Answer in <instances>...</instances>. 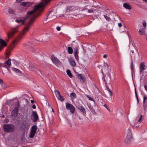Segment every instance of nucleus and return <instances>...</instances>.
Returning <instances> with one entry per match:
<instances>
[{"label": "nucleus", "instance_id": "obj_43", "mask_svg": "<svg viewBox=\"0 0 147 147\" xmlns=\"http://www.w3.org/2000/svg\"><path fill=\"white\" fill-rule=\"evenodd\" d=\"M109 95L110 96H112V93L111 90H109Z\"/></svg>", "mask_w": 147, "mask_h": 147}, {"label": "nucleus", "instance_id": "obj_64", "mask_svg": "<svg viewBox=\"0 0 147 147\" xmlns=\"http://www.w3.org/2000/svg\"><path fill=\"white\" fill-rule=\"evenodd\" d=\"M1 63H0V66H1Z\"/></svg>", "mask_w": 147, "mask_h": 147}, {"label": "nucleus", "instance_id": "obj_18", "mask_svg": "<svg viewBox=\"0 0 147 147\" xmlns=\"http://www.w3.org/2000/svg\"><path fill=\"white\" fill-rule=\"evenodd\" d=\"M78 109L83 115H85L86 114V110L83 107L81 106H79L78 107Z\"/></svg>", "mask_w": 147, "mask_h": 147}, {"label": "nucleus", "instance_id": "obj_19", "mask_svg": "<svg viewBox=\"0 0 147 147\" xmlns=\"http://www.w3.org/2000/svg\"><path fill=\"white\" fill-rule=\"evenodd\" d=\"M74 7L73 5H69L67 8L66 11L67 12H71L73 11Z\"/></svg>", "mask_w": 147, "mask_h": 147}, {"label": "nucleus", "instance_id": "obj_21", "mask_svg": "<svg viewBox=\"0 0 147 147\" xmlns=\"http://www.w3.org/2000/svg\"><path fill=\"white\" fill-rule=\"evenodd\" d=\"M147 102V97L144 96V101H143V105L144 106V110H146V102Z\"/></svg>", "mask_w": 147, "mask_h": 147}, {"label": "nucleus", "instance_id": "obj_5", "mask_svg": "<svg viewBox=\"0 0 147 147\" xmlns=\"http://www.w3.org/2000/svg\"><path fill=\"white\" fill-rule=\"evenodd\" d=\"M128 131L127 136L124 141L127 144L130 142L132 139V134L131 133V128H129L128 129Z\"/></svg>", "mask_w": 147, "mask_h": 147}, {"label": "nucleus", "instance_id": "obj_39", "mask_svg": "<svg viewBox=\"0 0 147 147\" xmlns=\"http://www.w3.org/2000/svg\"><path fill=\"white\" fill-rule=\"evenodd\" d=\"M143 25L144 27V28L146 27V23L145 21H144L143 22Z\"/></svg>", "mask_w": 147, "mask_h": 147}, {"label": "nucleus", "instance_id": "obj_55", "mask_svg": "<svg viewBox=\"0 0 147 147\" xmlns=\"http://www.w3.org/2000/svg\"><path fill=\"white\" fill-rule=\"evenodd\" d=\"M31 102L32 103H33L34 102V101L32 100H31Z\"/></svg>", "mask_w": 147, "mask_h": 147}, {"label": "nucleus", "instance_id": "obj_20", "mask_svg": "<svg viewBox=\"0 0 147 147\" xmlns=\"http://www.w3.org/2000/svg\"><path fill=\"white\" fill-rule=\"evenodd\" d=\"M123 6L124 7L128 9H131V7L129 4L127 3H124L123 4Z\"/></svg>", "mask_w": 147, "mask_h": 147}, {"label": "nucleus", "instance_id": "obj_4", "mask_svg": "<svg viewBox=\"0 0 147 147\" xmlns=\"http://www.w3.org/2000/svg\"><path fill=\"white\" fill-rule=\"evenodd\" d=\"M142 116L141 115L139 118L133 120L131 122V124L134 127H138L139 126V124L143 120L142 119Z\"/></svg>", "mask_w": 147, "mask_h": 147}, {"label": "nucleus", "instance_id": "obj_50", "mask_svg": "<svg viewBox=\"0 0 147 147\" xmlns=\"http://www.w3.org/2000/svg\"><path fill=\"white\" fill-rule=\"evenodd\" d=\"M106 88L107 89V90L108 91H109V90H110V89L108 88V86H106Z\"/></svg>", "mask_w": 147, "mask_h": 147}, {"label": "nucleus", "instance_id": "obj_25", "mask_svg": "<svg viewBox=\"0 0 147 147\" xmlns=\"http://www.w3.org/2000/svg\"><path fill=\"white\" fill-rule=\"evenodd\" d=\"M37 129V127L36 126L34 125L31 127V131L36 133Z\"/></svg>", "mask_w": 147, "mask_h": 147}, {"label": "nucleus", "instance_id": "obj_41", "mask_svg": "<svg viewBox=\"0 0 147 147\" xmlns=\"http://www.w3.org/2000/svg\"><path fill=\"white\" fill-rule=\"evenodd\" d=\"M56 28H57V30L58 31H59L61 30V28L60 27H59V26L57 27Z\"/></svg>", "mask_w": 147, "mask_h": 147}, {"label": "nucleus", "instance_id": "obj_46", "mask_svg": "<svg viewBox=\"0 0 147 147\" xmlns=\"http://www.w3.org/2000/svg\"><path fill=\"white\" fill-rule=\"evenodd\" d=\"M107 57V55L106 54H105L103 56V57L104 58H105Z\"/></svg>", "mask_w": 147, "mask_h": 147}, {"label": "nucleus", "instance_id": "obj_34", "mask_svg": "<svg viewBox=\"0 0 147 147\" xmlns=\"http://www.w3.org/2000/svg\"><path fill=\"white\" fill-rule=\"evenodd\" d=\"M8 12L9 13L11 14L13 13L14 11L13 9L11 8H9L8 9Z\"/></svg>", "mask_w": 147, "mask_h": 147}, {"label": "nucleus", "instance_id": "obj_48", "mask_svg": "<svg viewBox=\"0 0 147 147\" xmlns=\"http://www.w3.org/2000/svg\"><path fill=\"white\" fill-rule=\"evenodd\" d=\"M144 88L145 90L147 91V85H145L144 86Z\"/></svg>", "mask_w": 147, "mask_h": 147}, {"label": "nucleus", "instance_id": "obj_31", "mask_svg": "<svg viewBox=\"0 0 147 147\" xmlns=\"http://www.w3.org/2000/svg\"><path fill=\"white\" fill-rule=\"evenodd\" d=\"M12 70L16 73H21V71L19 70L18 69L15 68H12Z\"/></svg>", "mask_w": 147, "mask_h": 147}, {"label": "nucleus", "instance_id": "obj_60", "mask_svg": "<svg viewBox=\"0 0 147 147\" xmlns=\"http://www.w3.org/2000/svg\"><path fill=\"white\" fill-rule=\"evenodd\" d=\"M69 125L70 126H71V123H69Z\"/></svg>", "mask_w": 147, "mask_h": 147}, {"label": "nucleus", "instance_id": "obj_56", "mask_svg": "<svg viewBox=\"0 0 147 147\" xmlns=\"http://www.w3.org/2000/svg\"><path fill=\"white\" fill-rule=\"evenodd\" d=\"M74 66L76 65V63H75V62L74 61Z\"/></svg>", "mask_w": 147, "mask_h": 147}, {"label": "nucleus", "instance_id": "obj_57", "mask_svg": "<svg viewBox=\"0 0 147 147\" xmlns=\"http://www.w3.org/2000/svg\"><path fill=\"white\" fill-rule=\"evenodd\" d=\"M109 77L111 79V76H110V75H109Z\"/></svg>", "mask_w": 147, "mask_h": 147}, {"label": "nucleus", "instance_id": "obj_53", "mask_svg": "<svg viewBox=\"0 0 147 147\" xmlns=\"http://www.w3.org/2000/svg\"><path fill=\"white\" fill-rule=\"evenodd\" d=\"M2 83V80L1 79H0V84H1Z\"/></svg>", "mask_w": 147, "mask_h": 147}, {"label": "nucleus", "instance_id": "obj_30", "mask_svg": "<svg viewBox=\"0 0 147 147\" xmlns=\"http://www.w3.org/2000/svg\"><path fill=\"white\" fill-rule=\"evenodd\" d=\"M68 52L69 54H72L73 53V49L72 48L70 47H68L67 48Z\"/></svg>", "mask_w": 147, "mask_h": 147}, {"label": "nucleus", "instance_id": "obj_17", "mask_svg": "<svg viewBox=\"0 0 147 147\" xmlns=\"http://www.w3.org/2000/svg\"><path fill=\"white\" fill-rule=\"evenodd\" d=\"M77 77L81 82H84L85 80L84 77L83 75L81 74H78Z\"/></svg>", "mask_w": 147, "mask_h": 147}, {"label": "nucleus", "instance_id": "obj_10", "mask_svg": "<svg viewBox=\"0 0 147 147\" xmlns=\"http://www.w3.org/2000/svg\"><path fill=\"white\" fill-rule=\"evenodd\" d=\"M66 109L67 110H70L71 113H74V106L73 105L68 103H65Z\"/></svg>", "mask_w": 147, "mask_h": 147}, {"label": "nucleus", "instance_id": "obj_6", "mask_svg": "<svg viewBox=\"0 0 147 147\" xmlns=\"http://www.w3.org/2000/svg\"><path fill=\"white\" fill-rule=\"evenodd\" d=\"M26 46L27 49L29 51L34 52V49L33 47V45L32 43L29 42L28 43L24 45Z\"/></svg>", "mask_w": 147, "mask_h": 147}, {"label": "nucleus", "instance_id": "obj_27", "mask_svg": "<svg viewBox=\"0 0 147 147\" xmlns=\"http://www.w3.org/2000/svg\"><path fill=\"white\" fill-rule=\"evenodd\" d=\"M5 64L6 65H7L9 67H10L11 65V59H9L8 61H5Z\"/></svg>", "mask_w": 147, "mask_h": 147}, {"label": "nucleus", "instance_id": "obj_14", "mask_svg": "<svg viewBox=\"0 0 147 147\" xmlns=\"http://www.w3.org/2000/svg\"><path fill=\"white\" fill-rule=\"evenodd\" d=\"M30 127V125L28 123H23L22 126V128L23 130H25L28 129Z\"/></svg>", "mask_w": 147, "mask_h": 147}, {"label": "nucleus", "instance_id": "obj_40", "mask_svg": "<svg viewBox=\"0 0 147 147\" xmlns=\"http://www.w3.org/2000/svg\"><path fill=\"white\" fill-rule=\"evenodd\" d=\"M70 97L72 98L74 97V92H72L70 94Z\"/></svg>", "mask_w": 147, "mask_h": 147}, {"label": "nucleus", "instance_id": "obj_24", "mask_svg": "<svg viewBox=\"0 0 147 147\" xmlns=\"http://www.w3.org/2000/svg\"><path fill=\"white\" fill-rule=\"evenodd\" d=\"M131 51L132 53H134V51L133 50H131ZM134 54H133L132 55H131L132 56L131 57V67L132 70L133 69V59L134 60L135 59V56H134Z\"/></svg>", "mask_w": 147, "mask_h": 147}, {"label": "nucleus", "instance_id": "obj_15", "mask_svg": "<svg viewBox=\"0 0 147 147\" xmlns=\"http://www.w3.org/2000/svg\"><path fill=\"white\" fill-rule=\"evenodd\" d=\"M51 0H43L38 4L36 5H46Z\"/></svg>", "mask_w": 147, "mask_h": 147}, {"label": "nucleus", "instance_id": "obj_42", "mask_svg": "<svg viewBox=\"0 0 147 147\" xmlns=\"http://www.w3.org/2000/svg\"><path fill=\"white\" fill-rule=\"evenodd\" d=\"M25 115L26 116H28V111H25Z\"/></svg>", "mask_w": 147, "mask_h": 147}, {"label": "nucleus", "instance_id": "obj_26", "mask_svg": "<svg viewBox=\"0 0 147 147\" xmlns=\"http://www.w3.org/2000/svg\"><path fill=\"white\" fill-rule=\"evenodd\" d=\"M0 43L3 47L7 45V44L5 41L1 38H0Z\"/></svg>", "mask_w": 147, "mask_h": 147}, {"label": "nucleus", "instance_id": "obj_13", "mask_svg": "<svg viewBox=\"0 0 147 147\" xmlns=\"http://www.w3.org/2000/svg\"><path fill=\"white\" fill-rule=\"evenodd\" d=\"M32 115L33 117V120L34 121H36L38 118V116L36 113L35 111H33L32 113Z\"/></svg>", "mask_w": 147, "mask_h": 147}, {"label": "nucleus", "instance_id": "obj_44", "mask_svg": "<svg viewBox=\"0 0 147 147\" xmlns=\"http://www.w3.org/2000/svg\"><path fill=\"white\" fill-rule=\"evenodd\" d=\"M47 84H48V86H49V87H51L52 86L51 84V83L49 82V84H48V83L47 82Z\"/></svg>", "mask_w": 147, "mask_h": 147}, {"label": "nucleus", "instance_id": "obj_36", "mask_svg": "<svg viewBox=\"0 0 147 147\" xmlns=\"http://www.w3.org/2000/svg\"><path fill=\"white\" fill-rule=\"evenodd\" d=\"M96 9V8H95V9H92L91 8L90 9H88V11L89 13H92L94 11H95Z\"/></svg>", "mask_w": 147, "mask_h": 147}, {"label": "nucleus", "instance_id": "obj_7", "mask_svg": "<svg viewBox=\"0 0 147 147\" xmlns=\"http://www.w3.org/2000/svg\"><path fill=\"white\" fill-rule=\"evenodd\" d=\"M51 59L52 62L57 66H59L60 65V62L56 57H55L53 56H52L51 57Z\"/></svg>", "mask_w": 147, "mask_h": 147}, {"label": "nucleus", "instance_id": "obj_23", "mask_svg": "<svg viewBox=\"0 0 147 147\" xmlns=\"http://www.w3.org/2000/svg\"><path fill=\"white\" fill-rule=\"evenodd\" d=\"M139 34L142 35L145 34V29L144 28H142L140 29L139 31Z\"/></svg>", "mask_w": 147, "mask_h": 147}, {"label": "nucleus", "instance_id": "obj_12", "mask_svg": "<svg viewBox=\"0 0 147 147\" xmlns=\"http://www.w3.org/2000/svg\"><path fill=\"white\" fill-rule=\"evenodd\" d=\"M30 71H37L38 69L32 64H30L28 67Z\"/></svg>", "mask_w": 147, "mask_h": 147}, {"label": "nucleus", "instance_id": "obj_37", "mask_svg": "<svg viewBox=\"0 0 147 147\" xmlns=\"http://www.w3.org/2000/svg\"><path fill=\"white\" fill-rule=\"evenodd\" d=\"M86 96L89 99V100H91V101H94V100H93V99L92 98H91V97H90L89 95H87Z\"/></svg>", "mask_w": 147, "mask_h": 147}, {"label": "nucleus", "instance_id": "obj_59", "mask_svg": "<svg viewBox=\"0 0 147 147\" xmlns=\"http://www.w3.org/2000/svg\"><path fill=\"white\" fill-rule=\"evenodd\" d=\"M144 1H145L146 2H147V0H144Z\"/></svg>", "mask_w": 147, "mask_h": 147}, {"label": "nucleus", "instance_id": "obj_61", "mask_svg": "<svg viewBox=\"0 0 147 147\" xmlns=\"http://www.w3.org/2000/svg\"><path fill=\"white\" fill-rule=\"evenodd\" d=\"M109 111H110V110L109 109V108H108V109H107Z\"/></svg>", "mask_w": 147, "mask_h": 147}, {"label": "nucleus", "instance_id": "obj_62", "mask_svg": "<svg viewBox=\"0 0 147 147\" xmlns=\"http://www.w3.org/2000/svg\"><path fill=\"white\" fill-rule=\"evenodd\" d=\"M109 111H110V110L109 109V108H108V109H107Z\"/></svg>", "mask_w": 147, "mask_h": 147}, {"label": "nucleus", "instance_id": "obj_47", "mask_svg": "<svg viewBox=\"0 0 147 147\" xmlns=\"http://www.w3.org/2000/svg\"><path fill=\"white\" fill-rule=\"evenodd\" d=\"M32 108L33 109H35L36 108V106L35 105H33L32 106Z\"/></svg>", "mask_w": 147, "mask_h": 147}, {"label": "nucleus", "instance_id": "obj_22", "mask_svg": "<svg viewBox=\"0 0 147 147\" xmlns=\"http://www.w3.org/2000/svg\"><path fill=\"white\" fill-rule=\"evenodd\" d=\"M68 59L71 65L72 66H74V59L73 57H71V56L69 57H68Z\"/></svg>", "mask_w": 147, "mask_h": 147}, {"label": "nucleus", "instance_id": "obj_49", "mask_svg": "<svg viewBox=\"0 0 147 147\" xmlns=\"http://www.w3.org/2000/svg\"><path fill=\"white\" fill-rule=\"evenodd\" d=\"M104 106L106 107L107 109H108V106L106 105V104H105L104 105Z\"/></svg>", "mask_w": 147, "mask_h": 147}, {"label": "nucleus", "instance_id": "obj_52", "mask_svg": "<svg viewBox=\"0 0 147 147\" xmlns=\"http://www.w3.org/2000/svg\"><path fill=\"white\" fill-rule=\"evenodd\" d=\"M105 65H106V66H107V67H109V65H108V64H107V63H106L105 64Z\"/></svg>", "mask_w": 147, "mask_h": 147}, {"label": "nucleus", "instance_id": "obj_1", "mask_svg": "<svg viewBox=\"0 0 147 147\" xmlns=\"http://www.w3.org/2000/svg\"><path fill=\"white\" fill-rule=\"evenodd\" d=\"M56 11L53 10L50 11L47 18L43 20V23H47L48 22L56 19L57 17L56 15Z\"/></svg>", "mask_w": 147, "mask_h": 147}, {"label": "nucleus", "instance_id": "obj_28", "mask_svg": "<svg viewBox=\"0 0 147 147\" xmlns=\"http://www.w3.org/2000/svg\"><path fill=\"white\" fill-rule=\"evenodd\" d=\"M58 100L61 101H63L64 100V98L63 96H62L60 94L57 97Z\"/></svg>", "mask_w": 147, "mask_h": 147}, {"label": "nucleus", "instance_id": "obj_32", "mask_svg": "<svg viewBox=\"0 0 147 147\" xmlns=\"http://www.w3.org/2000/svg\"><path fill=\"white\" fill-rule=\"evenodd\" d=\"M36 133L31 131L30 134L29 136L30 138H33Z\"/></svg>", "mask_w": 147, "mask_h": 147}, {"label": "nucleus", "instance_id": "obj_54", "mask_svg": "<svg viewBox=\"0 0 147 147\" xmlns=\"http://www.w3.org/2000/svg\"><path fill=\"white\" fill-rule=\"evenodd\" d=\"M76 95L75 93H74V98L76 97Z\"/></svg>", "mask_w": 147, "mask_h": 147}, {"label": "nucleus", "instance_id": "obj_58", "mask_svg": "<svg viewBox=\"0 0 147 147\" xmlns=\"http://www.w3.org/2000/svg\"><path fill=\"white\" fill-rule=\"evenodd\" d=\"M95 8H96L95 7V8H91L92 9H95Z\"/></svg>", "mask_w": 147, "mask_h": 147}, {"label": "nucleus", "instance_id": "obj_63", "mask_svg": "<svg viewBox=\"0 0 147 147\" xmlns=\"http://www.w3.org/2000/svg\"><path fill=\"white\" fill-rule=\"evenodd\" d=\"M93 47H94V48H95L94 46H93Z\"/></svg>", "mask_w": 147, "mask_h": 147}, {"label": "nucleus", "instance_id": "obj_11", "mask_svg": "<svg viewBox=\"0 0 147 147\" xmlns=\"http://www.w3.org/2000/svg\"><path fill=\"white\" fill-rule=\"evenodd\" d=\"M20 5H22L26 7H28L32 5V3L29 2H22L21 3Z\"/></svg>", "mask_w": 147, "mask_h": 147}, {"label": "nucleus", "instance_id": "obj_29", "mask_svg": "<svg viewBox=\"0 0 147 147\" xmlns=\"http://www.w3.org/2000/svg\"><path fill=\"white\" fill-rule=\"evenodd\" d=\"M66 73L68 76L70 78L73 77V75L71 73L69 69H67L66 71Z\"/></svg>", "mask_w": 147, "mask_h": 147}, {"label": "nucleus", "instance_id": "obj_8", "mask_svg": "<svg viewBox=\"0 0 147 147\" xmlns=\"http://www.w3.org/2000/svg\"><path fill=\"white\" fill-rule=\"evenodd\" d=\"M79 48L78 45L76 46V48H74V55L76 60L78 61L79 60L78 56V49Z\"/></svg>", "mask_w": 147, "mask_h": 147}, {"label": "nucleus", "instance_id": "obj_38", "mask_svg": "<svg viewBox=\"0 0 147 147\" xmlns=\"http://www.w3.org/2000/svg\"><path fill=\"white\" fill-rule=\"evenodd\" d=\"M135 92L136 97V98L137 99V100L138 102L139 100H138V95L137 94V92H136V89H135Z\"/></svg>", "mask_w": 147, "mask_h": 147}, {"label": "nucleus", "instance_id": "obj_9", "mask_svg": "<svg viewBox=\"0 0 147 147\" xmlns=\"http://www.w3.org/2000/svg\"><path fill=\"white\" fill-rule=\"evenodd\" d=\"M18 107L15 108L11 112V115L12 117H16L17 116L18 112Z\"/></svg>", "mask_w": 147, "mask_h": 147}, {"label": "nucleus", "instance_id": "obj_33", "mask_svg": "<svg viewBox=\"0 0 147 147\" xmlns=\"http://www.w3.org/2000/svg\"><path fill=\"white\" fill-rule=\"evenodd\" d=\"M54 92L57 97L60 94L59 92L57 90H54Z\"/></svg>", "mask_w": 147, "mask_h": 147}, {"label": "nucleus", "instance_id": "obj_16", "mask_svg": "<svg viewBox=\"0 0 147 147\" xmlns=\"http://www.w3.org/2000/svg\"><path fill=\"white\" fill-rule=\"evenodd\" d=\"M140 68L141 73H142L143 70L145 69V63L144 62H142L140 63Z\"/></svg>", "mask_w": 147, "mask_h": 147}, {"label": "nucleus", "instance_id": "obj_51", "mask_svg": "<svg viewBox=\"0 0 147 147\" xmlns=\"http://www.w3.org/2000/svg\"><path fill=\"white\" fill-rule=\"evenodd\" d=\"M102 79H103V80H104V82H105V83H106V82L105 81V77H104H104H103V78H102Z\"/></svg>", "mask_w": 147, "mask_h": 147}, {"label": "nucleus", "instance_id": "obj_2", "mask_svg": "<svg viewBox=\"0 0 147 147\" xmlns=\"http://www.w3.org/2000/svg\"><path fill=\"white\" fill-rule=\"evenodd\" d=\"M19 26H17L16 27L12 28L11 31L7 34L8 39L7 40L8 41L10 38L13 37L15 34L18 32V27Z\"/></svg>", "mask_w": 147, "mask_h": 147}, {"label": "nucleus", "instance_id": "obj_3", "mask_svg": "<svg viewBox=\"0 0 147 147\" xmlns=\"http://www.w3.org/2000/svg\"><path fill=\"white\" fill-rule=\"evenodd\" d=\"M4 130L6 132H13L14 131V125L11 124H5L3 125Z\"/></svg>", "mask_w": 147, "mask_h": 147}, {"label": "nucleus", "instance_id": "obj_45", "mask_svg": "<svg viewBox=\"0 0 147 147\" xmlns=\"http://www.w3.org/2000/svg\"><path fill=\"white\" fill-rule=\"evenodd\" d=\"M118 26L119 27H120L122 26V25L121 23H120L118 24Z\"/></svg>", "mask_w": 147, "mask_h": 147}, {"label": "nucleus", "instance_id": "obj_35", "mask_svg": "<svg viewBox=\"0 0 147 147\" xmlns=\"http://www.w3.org/2000/svg\"><path fill=\"white\" fill-rule=\"evenodd\" d=\"M104 16L105 18V19H106V20L108 21V22L110 21L111 20V19L110 18L107 16L106 15H104Z\"/></svg>", "mask_w": 147, "mask_h": 147}]
</instances>
